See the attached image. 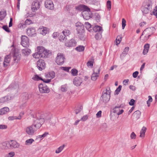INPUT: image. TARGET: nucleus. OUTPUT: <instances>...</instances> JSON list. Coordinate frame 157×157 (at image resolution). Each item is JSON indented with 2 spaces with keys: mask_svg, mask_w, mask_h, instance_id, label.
<instances>
[{
  "mask_svg": "<svg viewBox=\"0 0 157 157\" xmlns=\"http://www.w3.org/2000/svg\"><path fill=\"white\" fill-rule=\"evenodd\" d=\"M50 119V116L47 115L46 117H43V116L40 113L36 114V118L34 120L33 125L36 129L40 128L44 123V120H48Z\"/></svg>",
  "mask_w": 157,
  "mask_h": 157,
  "instance_id": "obj_1",
  "label": "nucleus"
},
{
  "mask_svg": "<svg viewBox=\"0 0 157 157\" xmlns=\"http://www.w3.org/2000/svg\"><path fill=\"white\" fill-rule=\"evenodd\" d=\"M49 54L48 52L43 47H37V52L33 54V57L35 58L47 57Z\"/></svg>",
  "mask_w": 157,
  "mask_h": 157,
  "instance_id": "obj_2",
  "label": "nucleus"
},
{
  "mask_svg": "<svg viewBox=\"0 0 157 157\" xmlns=\"http://www.w3.org/2000/svg\"><path fill=\"white\" fill-rule=\"evenodd\" d=\"M77 9L79 10L83 11L82 14L85 19L87 20L91 17V12L90 9L87 6L81 5H79Z\"/></svg>",
  "mask_w": 157,
  "mask_h": 157,
  "instance_id": "obj_3",
  "label": "nucleus"
},
{
  "mask_svg": "<svg viewBox=\"0 0 157 157\" xmlns=\"http://www.w3.org/2000/svg\"><path fill=\"white\" fill-rule=\"evenodd\" d=\"M152 9V3L151 1H148L144 2L141 7V11L143 14L148 13Z\"/></svg>",
  "mask_w": 157,
  "mask_h": 157,
  "instance_id": "obj_4",
  "label": "nucleus"
},
{
  "mask_svg": "<svg viewBox=\"0 0 157 157\" xmlns=\"http://www.w3.org/2000/svg\"><path fill=\"white\" fill-rule=\"evenodd\" d=\"M71 33L68 29H65L61 33L59 39V40L63 42H65L67 39V37Z\"/></svg>",
  "mask_w": 157,
  "mask_h": 157,
  "instance_id": "obj_5",
  "label": "nucleus"
},
{
  "mask_svg": "<svg viewBox=\"0 0 157 157\" xmlns=\"http://www.w3.org/2000/svg\"><path fill=\"white\" fill-rule=\"evenodd\" d=\"M110 91L109 88L108 89H107L106 90L103 91L101 97L103 102L106 103L109 101L110 98Z\"/></svg>",
  "mask_w": 157,
  "mask_h": 157,
  "instance_id": "obj_6",
  "label": "nucleus"
},
{
  "mask_svg": "<svg viewBox=\"0 0 157 157\" xmlns=\"http://www.w3.org/2000/svg\"><path fill=\"white\" fill-rule=\"evenodd\" d=\"M65 60L64 55L62 53H59L56 58V62L59 65H62L64 63Z\"/></svg>",
  "mask_w": 157,
  "mask_h": 157,
  "instance_id": "obj_7",
  "label": "nucleus"
},
{
  "mask_svg": "<svg viewBox=\"0 0 157 157\" xmlns=\"http://www.w3.org/2000/svg\"><path fill=\"white\" fill-rule=\"evenodd\" d=\"M155 31V29L154 27H151L146 29L143 32L142 36L145 35V36H147V38H149L150 36Z\"/></svg>",
  "mask_w": 157,
  "mask_h": 157,
  "instance_id": "obj_8",
  "label": "nucleus"
},
{
  "mask_svg": "<svg viewBox=\"0 0 157 157\" xmlns=\"http://www.w3.org/2000/svg\"><path fill=\"white\" fill-rule=\"evenodd\" d=\"M39 88L40 92L41 93H48L50 91V89L45 83L39 84Z\"/></svg>",
  "mask_w": 157,
  "mask_h": 157,
  "instance_id": "obj_9",
  "label": "nucleus"
},
{
  "mask_svg": "<svg viewBox=\"0 0 157 157\" xmlns=\"http://www.w3.org/2000/svg\"><path fill=\"white\" fill-rule=\"evenodd\" d=\"M33 125H32L25 127V131L26 133L29 136H32L33 135L36 131L37 129L36 128H34Z\"/></svg>",
  "mask_w": 157,
  "mask_h": 157,
  "instance_id": "obj_10",
  "label": "nucleus"
},
{
  "mask_svg": "<svg viewBox=\"0 0 157 157\" xmlns=\"http://www.w3.org/2000/svg\"><path fill=\"white\" fill-rule=\"evenodd\" d=\"M21 44L25 47H27L29 46V42L28 37L25 36L23 35L21 37Z\"/></svg>",
  "mask_w": 157,
  "mask_h": 157,
  "instance_id": "obj_11",
  "label": "nucleus"
},
{
  "mask_svg": "<svg viewBox=\"0 0 157 157\" xmlns=\"http://www.w3.org/2000/svg\"><path fill=\"white\" fill-rule=\"evenodd\" d=\"M100 69L99 68L96 67L94 70V73L91 75V79L93 81H95L98 77V75L99 74Z\"/></svg>",
  "mask_w": 157,
  "mask_h": 157,
  "instance_id": "obj_12",
  "label": "nucleus"
},
{
  "mask_svg": "<svg viewBox=\"0 0 157 157\" xmlns=\"http://www.w3.org/2000/svg\"><path fill=\"white\" fill-rule=\"evenodd\" d=\"M37 67L40 71L44 69L46 67V64L44 61L43 59L39 60L37 62Z\"/></svg>",
  "mask_w": 157,
  "mask_h": 157,
  "instance_id": "obj_13",
  "label": "nucleus"
},
{
  "mask_svg": "<svg viewBox=\"0 0 157 157\" xmlns=\"http://www.w3.org/2000/svg\"><path fill=\"white\" fill-rule=\"evenodd\" d=\"M44 4L45 7L48 9L53 10L54 8V4L51 0H46Z\"/></svg>",
  "mask_w": 157,
  "mask_h": 157,
  "instance_id": "obj_14",
  "label": "nucleus"
},
{
  "mask_svg": "<svg viewBox=\"0 0 157 157\" xmlns=\"http://www.w3.org/2000/svg\"><path fill=\"white\" fill-rule=\"evenodd\" d=\"M65 46L67 47H71L76 45L77 42L74 39H71L68 42H65Z\"/></svg>",
  "mask_w": 157,
  "mask_h": 157,
  "instance_id": "obj_15",
  "label": "nucleus"
},
{
  "mask_svg": "<svg viewBox=\"0 0 157 157\" xmlns=\"http://www.w3.org/2000/svg\"><path fill=\"white\" fill-rule=\"evenodd\" d=\"M76 26L77 27L76 30L78 33H81L84 29L83 25L80 22H78L76 24Z\"/></svg>",
  "mask_w": 157,
  "mask_h": 157,
  "instance_id": "obj_16",
  "label": "nucleus"
},
{
  "mask_svg": "<svg viewBox=\"0 0 157 157\" xmlns=\"http://www.w3.org/2000/svg\"><path fill=\"white\" fill-rule=\"evenodd\" d=\"M11 56L10 55H7L5 58L4 61L3 63V66L6 67L7 66L10 61Z\"/></svg>",
  "mask_w": 157,
  "mask_h": 157,
  "instance_id": "obj_17",
  "label": "nucleus"
},
{
  "mask_svg": "<svg viewBox=\"0 0 157 157\" xmlns=\"http://www.w3.org/2000/svg\"><path fill=\"white\" fill-rule=\"evenodd\" d=\"M10 141V149L16 148L19 147L20 144L14 140H11Z\"/></svg>",
  "mask_w": 157,
  "mask_h": 157,
  "instance_id": "obj_18",
  "label": "nucleus"
},
{
  "mask_svg": "<svg viewBox=\"0 0 157 157\" xmlns=\"http://www.w3.org/2000/svg\"><path fill=\"white\" fill-rule=\"evenodd\" d=\"M82 82V79L79 77H76L74 79L73 83L77 86H80Z\"/></svg>",
  "mask_w": 157,
  "mask_h": 157,
  "instance_id": "obj_19",
  "label": "nucleus"
},
{
  "mask_svg": "<svg viewBox=\"0 0 157 157\" xmlns=\"http://www.w3.org/2000/svg\"><path fill=\"white\" fill-rule=\"evenodd\" d=\"M11 99V97L9 96H6L0 98V103H4Z\"/></svg>",
  "mask_w": 157,
  "mask_h": 157,
  "instance_id": "obj_20",
  "label": "nucleus"
},
{
  "mask_svg": "<svg viewBox=\"0 0 157 157\" xmlns=\"http://www.w3.org/2000/svg\"><path fill=\"white\" fill-rule=\"evenodd\" d=\"M55 75V73L53 71H51L47 73H46L45 74V76L46 78H51V79L54 78Z\"/></svg>",
  "mask_w": 157,
  "mask_h": 157,
  "instance_id": "obj_21",
  "label": "nucleus"
},
{
  "mask_svg": "<svg viewBox=\"0 0 157 157\" xmlns=\"http://www.w3.org/2000/svg\"><path fill=\"white\" fill-rule=\"evenodd\" d=\"M39 30L40 31V33L43 35H45L48 32V30L47 28L45 27H43L40 28L39 29Z\"/></svg>",
  "mask_w": 157,
  "mask_h": 157,
  "instance_id": "obj_22",
  "label": "nucleus"
},
{
  "mask_svg": "<svg viewBox=\"0 0 157 157\" xmlns=\"http://www.w3.org/2000/svg\"><path fill=\"white\" fill-rule=\"evenodd\" d=\"M24 114L23 113H20L19 116L18 117H14V116H10L8 118V119L10 121H12L14 119H21V115Z\"/></svg>",
  "mask_w": 157,
  "mask_h": 157,
  "instance_id": "obj_23",
  "label": "nucleus"
},
{
  "mask_svg": "<svg viewBox=\"0 0 157 157\" xmlns=\"http://www.w3.org/2000/svg\"><path fill=\"white\" fill-rule=\"evenodd\" d=\"M141 113L139 110H137L133 114V117L136 119H138L140 117Z\"/></svg>",
  "mask_w": 157,
  "mask_h": 157,
  "instance_id": "obj_24",
  "label": "nucleus"
},
{
  "mask_svg": "<svg viewBox=\"0 0 157 157\" xmlns=\"http://www.w3.org/2000/svg\"><path fill=\"white\" fill-rule=\"evenodd\" d=\"M31 52V50L29 48H25L22 50V53L25 56H27Z\"/></svg>",
  "mask_w": 157,
  "mask_h": 157,
  "instance_id": "obj_25",
  "label": "nucleus"
},
{
  "mask_svg": "<svg viewBox=\"0 0 157 157\" xmlns=\"http://www.w3.org/2000/svg\"><path fill=\"white\" fill-rule=\"evenodd\" d=\"M9 111V108L7 107H4L0 109V115L6 114Z\"/></svg>",
  "mask_w": 157,
  "mask_h": 157,
  "instance_id": "obj_26",
  "label": "nucleus"
},
{
  "mask_svg": "<svg viewBox=\"0 0 157 157\" xmlns=\"http://www.w3.org/2000/svg\"><path fill=\"white\" fill-rule=\"evenodd\" d=\"M149 48V44H147L144 46V49L143 50V53L144 55L146 54L148 52Z\"/></svg>",
  "mask_w": 157,
  "mask_h": 157,
  "instance_id": "obj_27",
  "label": "nucleus"
},
{
  "mask_svg": "<svg viewBox=\"0 0 157 157\" xmlns=\"http://www.w3.org/2000/svg\"><path fill=\"white\" fill-rule=\"evenodd\" d=\"M93 30L95 32H100L102 31V28L98 25H96L93 28Z\"/></svg>",
  "mask_w": 157,
  "mask_h": 157,
  "instance_id": "obj_28",
  "label": "nucleus"
},
{
  "mask_svg": "<svg viewBox=\"0 0 157 157\" xmlns=\"http://www.w3.org/2000/svg\"><path fill=\"white\" fill-rule=\"evenodd\" d=\"M146 129V128L144 127L142 128L140 132V137H144Z\"/></svg>",
  "mask_w": 157,
  "mask_h": 157,
  "instance_id": "obj_29",
  "label": "nucleus"
},
{
  "mask_svg": "<svg viewBox=\"0 0 157 157\" xmlns=\"http://www.w3.org/2000/svg\"><path fill=\"white\" fill-rule=\"evenodd\" d=\"M35 32L34 29L33 28H28L27 33L29 36L33 35Z\"/></svg>",
  "mask_w": 157,
  "mask_h": 157,
  "instance_id": "obj_30",
  "label": "nucleus"
},
{
  "mask_svg": "<svg viewBox=\"0 0 157 157\" xmlns=\"http://www.w3.org/2000/svg\"><path fill=\"white\" fill-rule=\"evenodd\" d=\"M6 15V11H2L0 12V20H3Z\"/></svg>",
  "mask_w": 157,
  "mask_h": 157,
  "instance_id": "obj_31",
  "label": "nucleus"
},
{
  "mask_svg": "<svg viewBox=\"0 0 157 157\" xmlns=\"http://www.w3.org/2000/svg\"><path fill=\"white\" fill-rule=\"evenodd\" d=\"M21 98L24 101L27 100L29 98L28 94L27 93H24L22 95Z\"/></svg>",
  "mask_w": 157,
  "mask_h": 157,
  "instance_id": "obj_32",
  "label": "nucleus"
},
{
  "mask_svg": "<svg viewBox=\"0 0 157 157\" xmlns=\"http://www.w3.org/2000/svg\"><path fill=\"white\" fill-rule=\"evenodd\" d=\"M84 47L83 46L80 45L75 48V50L79 52H82L84 51Z\"/></svg>",
  "mask_w": 157,
  "mask_h": 157,
  "instance_id": "obj_33",
  "label": "nucleus"
},
{
  "mask_svg": "<svg viewBox=\"0 0 157 157\" xmlns=\"http://www.w3.org/2000/svg\"><path fill=\"white\" fill-rule=\"evenodd\" d=\"M7 144L6 142L0 144V148L2 149L7 150Z\"/></svg>",
  "mask_w": 157,
  "mask_h": 157,
  "instance_id": "obj_34",
  "label": "nucleus"
},
{
  "mask_svg": "<svg viewBox=\"0 0 157 157\" xmlns=\"http://www.w3.org/2000/svg\"><path fill=\"white\" fill-rule=\"evenodd\" d=\"M102 32H98L95 35V38L97 40H99L102 38Z\"/></svg>",
  "mask_w": 157,
  "mask_h": 157,
  "instance_id": "obj_35",
  "label": "nucleus"
},
{
  "mask_svg": "<svg viewBox=\"0 0 157 157\" xmlns=\"http://www.w3.org/2000/svg\"><path fill=\"white\" fill-rule=\"evenodd\" d=\"M64 145H63L60 146L58 147L56 151V153H59L61 152L63 150V149L64 147Z\"/></svg>",
  "mask_w": 157,
  "mask_h": 157,
  "instance_id": "obj_36",
  "label": "nucleus"
},
{
  "mask_svg": "<svg viewBox=\"0 0 157 157\" xmlns=\"http://www.w3.org/2000/svg\"><path fill=\"white\" fill-rule=\"evenodd\" d=\"M32 5L33 6L37 8H39L40 7V3L38 1H36V2H33Z\"/></svg>",
  "mask_w": 157,
  "mask_h": 157,
  "instance_id": "obj_37",
  "label": "nucleus"
},
{
  "mask_svg": "<svg viewBox=\"0 0 157 157\" xmlns=\"http://www.w3.org/2000/svg\"><path fill=\"white\" fill-rule=\"evenodd\" d=\"M34 141V140L32 139H30L27 140L25 141V144L26 145H30Z\"/></svg>",
  "mask_w": 157,
  "mask_h": 157,
  "instance_id": "obj_38",
  "label": "nucleus"
},
{
  "mask_svg": "<svg viewBox=\"0 0 157 157\" xmlns=\"http://www.w3.org/2000/svg\"><path fill=\"white\" fill-rule=\"evenodd\" d=\"M78 71L75 69H73L71 71L72 75L73 76H75L77 75Z\"/></svg>",
  "mask_w": 157,
  "mask_h": 157,
  "instance_id": "obj_39",
  "label": "nucleus"
},
{
  "mask_svg": "<svg viewBox=\"0 0 157 157\" xmlns=\"http://www.w3.org/2000/svg\"><path fill=\"white\" fill-rule=\"evenodd\" d=\"M13 60L16 62H17L20 59V56L18 55H17V54H15L13 56Z\"/></svg>",
  "mask_w": 157,
  "mask_h": 157,
  "instance_id": "obj_40",
  "label": "nucleus"
},
{
  "mask_svg": "<svg viewBox=\"0 0 157 157\" xmlns=\"http://www.w3.org/2000/svg\"><path fill=\"white\" fill-rule=\"evenodd\" d=\"M120 106H116L113 109V112L114 113H116L117 115V113L120 111Z\"/></svg>",
  "mask_w": 157,
  "mask_h": 157,
  "instance_id": "obj_41",
  "label": "nucleus"
},
{
  "mask_svg": "<svg viewBox=\"0 0 157 157\" xmlns=\"http://www.w3.org/2000/svg\"><path fill=\"white\" fill-rule=\"evenodd\" d=\"M129 48L128 47H126L124 49L123 52L122 54L121 55V57L122 56H124L125 55L127 54L128 52L129 51Z\"/></svg>",
  "mask_w": 157,
  "mask_h": 157,
  "instance_id": "obj_42",
  "label": "nucleus"
},
{
  "mask_svg": "<svg viewBox=\"0 0 157 157\" xmlns=\"http://www.w3.org/2000/svg\"><path fill=\"white\" fill-rule=\"evenodd\" d=\"M121 37L120 36H118L117 37L116 39V44L117 45L119 44L121 40Z\"/></svg>",
  "mask_w": 157,
  "mask_h": 157,
  "instance_id": "obj_43",
  "label": "nucleus"
},
{
  "mask_svg": "<svg viewBox=\"0 0 157 157\" xmlns=\"http://www.w3.org/2000/svg\"><path fill=\"white\" fill-rule=\"evenodd\" d=\"M122 88L121 85H119L118 88L115 91V94H118L120 91L121 90V88Z\"/></svg>",
  "mask_w": 157,
  "mask_h": 157,
  "instance_id": "obj_44",
  "label": "nucleus"
},
{
  "mask_svg": "<svg viewBox=\"0 0 157 157\" xmlns=\"http://www.w3.org/2000/svg\"><path fill=\"white\" fill-rule=\"evenodd\" d=\"M85 25L87 29L89 31H90V30H89V29L91 27V25L89 23L86 22L85 23Z\"/></svg>",
  "mask_w": 157,
  "mask_h": 157,
  "instance_id": "obj_45",
  "label": "nucleus"
},
{
  "mask_svg": "<svg viewBox=\"0 0 157 157\" xmlns=\"http://www.w3.org/2000/svg\"><path fill=\"white\" fill-rule=\"evenodd\" d=\"M33 79L35 80H41L42 78L40 77L38 75H35L34 77L33 78Z\"/></svg>",
  "mask_w": 157,
  "mask_h": 157,
  "instance_id": "obj_46",
  "label": "nucleus"
},
{
  "mask_svg": "<svg viewBox=\"0 0 157 157\" xmlns=\"http://www.w3.org/2000/svg\"><path fill=\"white\" fill-rule=\"evenodd\" d=\"M126 21L124 18L122 19V28L123 29H124L125 26L126 25Z\"/></svg>",
  "mask_w": 157,
  "mask_h": 157,
  "instance_id": "obj_47",
  "label": "nucleus"
},
{
  "mask_svg": "<svg viewBox=\"0 0 157 157\" xmlns=\"http://www.w3.org/2000/svg\"><path fill=\"white\" fill-rule=\"evenodd\" d=\"M71 68V67H60V68L61 69L64 70L65 71L68 72L69 70Z\"/></svg>",
  "mask_w": 157,
  "mask_h": 157,
  "instance_id": "obj_48",
  "label": "nucleus"
},
{
  "mask_svg": "<svg viewBox=\"0 0 157 157\" xmlns=\"http://www.w3.org/2000/svg\"><path fill=\"white\" fill-rule=\"evenodd\" d=\"M15 155V152L13 151H11L10 153H9L7 155V157H13Z\"/></svg>",
  "mask_w": 157,
  "mask_h": 157,
  "instance_id": "obj_49",
  "label": "nucleus"
},
{
  "mask_svg": "<svg viewBox=\"0 0 157 157\" xmlns=\"http://www.w3.org/2000/svg\"><path fill=\"white\" fill-rule=\"evenodd\" d=\"M107 5L108 9L110 10L111 8V2L110 1L108 0L107 1Z\"/></svg>",
  "mask_w": 157,
  "mask_h": 157,
  "instance_id": "obj_50",
  "label": "nucleus"
},
{
  "mask_svg": "<svg viewBox=\"0 0 157 157\" xmlns=\"http://www.w3.org/2000/svg\"><path fill=\"white\" fill-rule=\"evenodd\" d=\"M82 109V107L80 106L79 108L75 110V112L76 114L79 113Z\"/></svg>",
  "mask_w": 157,
  "mask_h": 157,
  "instance_id": "obj_51",
  "label": "nucleus"
},
{
  "mask_svg": "<svg viewBox=\"0 0 157 157\" xmlns=\"http://www.w3.org/2000/svg\"><path fill=\"white\" fill-rule=\"evenodd\" d=\"M3 29L6 31L8 32H10V30L7 25H3L2 27Z\"/></svg>",
  "mask_w": 157,
  "mask_h": 157,
  "instance_id": "obj_52",
  "label": "nucleus"
},
{
  "mask_svg": "<svg viewBox=\"0 0 157 157\" xmlns=\"http://www.w3.org/2000/svg\"><path fill=\"white\" fill-rule=\"evenodd\" d=\"M93 61H89L87 63V65L88 67L90 66L92 67L93 66Z\"/></svg>",
  "mask_w": 157,
  "mask_h": 157,
  "instance_id": "obj_53",
  "label": "nucleus"
},
{
  "mask_svg": "<svg viewBox=\"0 0 157 157\" xmlns=\"http://www.w3.org/2000/svg\"><path fill=\"white\" fill-rule=\"evenodd\" d=\"M136 136L134 132H132L131 135H130V137L131 139H134L136 138Z\"/></svg>",
  "mask_w": 157,
  "mask_h": 157,
  "instance_id": "obj_54",
  "label": "nucleus"
},
{
  "mask_svg": "<svg viewBox=\"0 0 157 157\" xmlns=\"http://www.w3.org/2000/svg\"><path fill=\"white\" fill-rule=\"evenodd\" d=\"M32 23V21L31 20L27 19L25 21V24L26 25H29Z\"/></svg>",
  "mask_w": 157,
  "mask_h": 157,
  "instance_id": "obj_55",
  "label": "nucleus"
},
{
  "mask_svg": "<svg viewBox=\"0 0 157 157\" xmlns=\"http://www.w3.org/2000/svg\"><path fill=\"white\" fill-rule=\"evenodd\" d=\"M7 126L5 124H0V129H6L7 128Z\"/></svg>",
  "mask_w": 157,
  "mask_h": 157,
  "instance_id": "obj_56",
  "label": "nucleus"
},
{
  "mask_svg": "<svg viewBox=\"0 0 157 157\" xmlns=\"http://www.w3.org/2000/svg\"><path fill=\"white\" fill-rule=\"evenodd\" d=\"M88 117L87 115H86L83 116L81 119V120L82 121H85L88 119Z\"/></svg>",
  "mask_w": 157,
  "mask_h": 157,
  "instance_id": "obj_57",
  "label": "nucleus"
},
{
  "mask_svg": "<svg viewBox=\"0 0 157 157\" xmlns=\"http://www.w3.org/2000/svg\"><path fill=\"white\" fill-rule=\"evenodd\" d=\"M61 90L63 92H66L67 90V88L64 86H62L61 87Z\"/></svg>",
  "mask_w": 157,
  "mask_h": 157,
  "instance_id": "obj_58",
  "label": "nucleus"
},
{
  "mask_svg": "<svg viewBox=\"0 0 157 157\" xmlns=\"http://www.w3.org/2000/svg\"><path fill=\"white\" fill-rule=\"evenodd\" d=\"M41 80L43 81L45 83H48L51 81V79H44L42 78Z\"/></svg>",
  "mask_w": 157,
  "mask_h": 157,
  "instance_id": "obj_59",
  "label": "nucleus"
},
{
  "mask_svg": "<svg viewBox=\"0 0 157 157\" xmlns=\"http://www.w3.org/2000/svg\"><path fill=\"white\" fill-rule=\"evenodd\" d=\"M6 144H7V149H10V141H6Z\"/></svg>",
  "mask_w": 157,
  "mask_h": 157,
  "instance_id": "obj_60",
  "label": "nucleus"
},
{
  "mask_svg": "<svg viewBox=\"0 0 157 157\" xmlns=\"http://www.w3.org/2000/svg\"><path fill=\"white\" fill-rule=\"evenodd\" d=\"M135 102V101L133 99H132L130 100L129 102V104L130 105H133L134 104Z\"/></svg>",
  "mask_w": 157,
  "mask_h": 157,
  "instance_id": "obj_61",
  "label": "nucleus"
},
{
  "mask_svg": "<svg viewBox=\"0 0 157 157\" xmlns=\"http://www.w3.org/2000/svg\"><path fill=\"white\" fill-rule=\"evenodd\" d=\"M138 73H139V72L137 71H136L134 72L133 73V77L134 78H136L137 77V75H138Z\"/></svg>",
  "mask_w": 157,
  "mask_h": 157,
  "instance_id": "obj_62",
  "label": "nucleus"
},
{
  "mask_svg": "<svg viewBox=\"0 0 157 157\" xmlns=\"http://www.w3.org/2000/svg\"><path fill=\"white\" fill-rule=\"evenodd\" d=\"M102 112L100 110L96 114L97 117H101Z\"/></svg>",
  "mask_w": 157,
  "mask_h": 157,
  "instance_id": "obj_63",
  "label": "nucleus"
},
{
  "mask_svg": "<svg viewBox=\"0 0 157 157\" xmlns=\"http://www.w3.org/2000/svg\"><path fill=\"white\" fill-rule=\"evenodd\" d=\"M58 35V33L57 32H54L52 35V36L54 38H56Z\"/></svg>",
  "mask_w": 157,
  "mask_h": 157,
  "instance_id": "obj_64",
  "label": "nucleus"
}]
</instances>
